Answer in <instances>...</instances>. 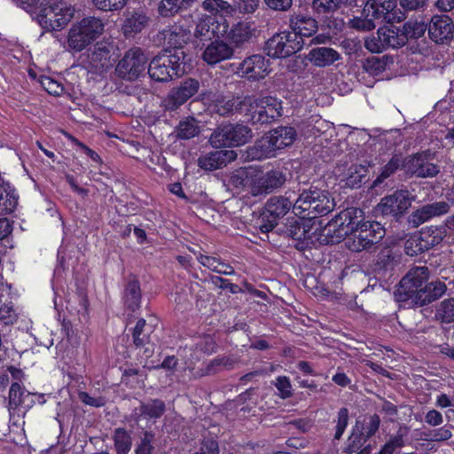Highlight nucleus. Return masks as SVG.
Listing matches in <instances>:
<instances>
[{"label": "nucleus", "instance_id": "obj_1", "mask_svg": "<svg viewBox=\"0 0 454 454\" xmlns=\"http://www.w3.org/2000/svg\"><path fill=\"white\" fill-rule=\"evenodd\" d=\"M386 230L380 222L365 220L364 213L357 207L340 211L323 229L326 244H338L345 239V245L352 252L370 249L385 236Z\"/></svg>", "mask_w": 454, "mask_h": 454}, {"label": "nucleus", "instance_id": "obj_2", "mask_svg": "<svg viewBox=\"0 0 454 454\" xmlns=\"http://www.w3.org/2000/svg\"><path fill=\"white\" fill-rule=\"evenodd\" d=\"M429 270L427 266H414L401 279L397 294L403 301H411L425 306L438 300L446 292V285L441 281L428 283Z\"/></svg>", "mask_w": 454, "mask_h": 454}, {"label": "nucleus", "instance_id": "obj_3", "mask_svg": "<svg viewBox=\"0 0 454 454\" xmlns=\"http://www.w3.org/2000/svg\"><path fill=\"white\" fill-rule=\"evenodd\" d=\"M286 181V176L280 168L263 173L251 166L237 169L231 176V183L235 188L247 189L253 196L270 193L282 187Z\"/></svg>", "mask_w": 454, "mask_h": 454}, {"label": "nucleus", "instance_id": "obj_4", "mask_svg": "<svg viewBox=\"0 0 454 454\" xmlns=\"http://www.w3.org/2000/svg\"><path fill=\"white\" fill-rule=\"evenodd\" d=\"M335 207L334 200L327 190L310 185L296 194L294 213L301 218L312 220L328 215Z\"/></svg>", "mask_w": 454, "mask_h": 454}, {"label": "nucleus", "instance_id": "obj_5", "mask_svg": "<svg viewBox=\"0 0 454 454\" xmlns=\"http://www.w3.org/2000/svg\"><path fill=\"white\" fill-rule=\"evenodd\" d=\"M193 20L191 15L180 17L176 21L169 24L164 28L159 29L152 36V42L158 47H164V50L180 52L192 36Z\"/></svg>", "mask_w": 454, "mask_h": 454}, {"label": "nucleus", "instance_id": "obj_6", "mask_svg": "<svg viewBox=\"0 0 454 454\" xmlns=\"http://www.w3.org/2000/svg\"><path fill=\"white\" fill-rule=\"evenodd\" d=\"M185 56L184 51L172 53L171 51L163 50L148 65L150 78L158 82H167L182 76L185 72Z\"/></svg>", "mask_w": 454, "mask_h": 454}, {"label": "nucleus", "instance_id": "obj_7", "mask_svg": "<svg viewBox=\"0 0 454 454\" xmlns=\"http://www.w3.org/2000/svg\"><path fill=\"white\" fill-rule=\"evenodd\" d=\"M247 103L244 115L246 121L255 124H270L282 115V101L276 97L265 96L254 98L246 96Z\"/></svg>", "mask_w": 454, "mask_h": 454}, {"label": "nucleus", "instance_id": "obj_8", "mask_svg": "<svg viewBox=\"0 0 454 454\" xmlns=\"http://www.w3.org/2000/svg\"><path fill=\"white\" fill-rule=\"evenodd\" d=\"M297 133L294 127L279 126L269 132L267 137L258 140L252 152L254 159L270 158L276 155V152L294 144Z\"/></svg>", "mask_w": 454, "mask_h": 454}, {"label": "nucleus", "instance_id": "obj_9", "mask_svg": "<svg viewBox=\"0 0 454 454\" xmlns=\"http://www.w3.org/2000/svg\"><path fill=\"white\" fill-rule=\"evenodd\" d=\"M104 27L99 18L88 16L82 19L68 32V46L75 51H82L103 33Z\"/></svg>", "mask_w": 454, "mask_h": 454}, {"label": "nucleus", "instance_id": "obj_10", "mask_svg": "<svg viewBox=\"0 0 454 454\" xmlns=\"http://www.w3.org/2000/svg\"><path fill=\"white\" fill-rule=\"evenodd\" d=\"M296 192L286 191L285 195L272 196L265 203L260 215L261 226L262 232L272 231L278 224V220L283 218L291 208L294 209Z\"/></svg>", "mask_w": 454, "mask_h": 454}, {"label": "nucleus", "instance_id": "obj_11", "mask_svg": "<svg viewBox=\"0 0 454 454\" xmlns=\"http://www.w3.org/2000/svg\"><path fill=\"white\" fill-rule=\"evenodd\" d=\"M447 235L445 225L426 226L411 234L405 241L406 254L416 256L442 243Z\"/></svg>", "mask_w": 454, "mask_h": 454}, {"label": "nucleus", "instance_id": "obj_12", "mask_svg": "<svg viewBox=\"0 0 454 454\" xmlns=\"http://www.w3.org/2000/svg\"><path fill=\"white\" fill-rule=\"evenodd\" d=\"M363 15L370 27H374L373 20L380 23L401 22L405 20L404 12L398 7L397 0H367Z\"/></svg>", "mask_w": 454, "mask_h": 454}, {"label": "nucleus", "instance_id": "obj_13", "mask_svg": "<svg viewBox=\"0 0 454 454\" xmlns=\"http://www.w3.org/2000/svg\"><path fill=\"white\" fill-rule=\"evenodd\" d=\"M47 3L41 11V24L51 31L63 29L74 17V6L65 0H50Z\"/></svg>", "mask_w": 454, "mask_h": 454}, {"label": "nucleus", "instance_id": "obj_14", "mask_svg": "<svg viewBox=\"0 0 454 454\" xmlns=\"http://www.w3.org/2000/svg\"><path fill=\"white\" fill-rule=\"evenodd\" d=\"M303 44L304 41H299L294 32L285 30L274 34L266 41L264 51L272 59H286L301 51Z\"/></svg>", "mask_w": 454, "mask_h": 454}, {"label": "nucleus", "instance_id": "obj_15", "mask_svg": "<svg viewBox=\"0 0 454 454\" xmlns=\"http://www.w3.org/2000/svg\"><path fill=\"white\" fill-rule=\"evenodd\" d=\"M411 201L412 198L408 190H396L380 200L374 208L375 215L399 221L411 207Z\"/></svg>", "mask_w": 454, "mask_h": 454}, {"label": "nucleus", "instance_id": "obj_16", "mask_svg": "<svg viewBox=\"0 0 454 454\" xmlns=\"http://www.w3.org/2000/svg\"><path fill=\"white\" fill-rule=\"evenodd\" d=\"M147 58L139 47L130 48L125 52L115 67L118 77L127 81H136L145 72Z\"/></svg>", "mask_w": 454, "mask_h": 454}, {"label": "nucleus", "instance_id": "obj_17", "mask_svg": "<svg viewBox=\"0 0 454 454\" xmlns=\"http://www.w3.org/2000/svg\"><path fill=\"white\" fill-rule=\"evenodd\" d=\"M430 152L421 151L403 158L402 168L411 176L419 178H431L436 176L439 166L429 160Z\"/></svg>", "mask_w": 454, "mask_h": 454}, {"label": "nucleus", "instance_id": "obj_18", "mask_svg": "<svg viewBox=\"0 0 454 454\" xmlns=\"http://www.w3.org/2000/svg\"><path fill=\"white\" fill-rule=\"evenodd\" d=\"M200 89V82L194 78H186L177 87L172 88L168 95L162 99L161 106L165 111L172 112L177 110Z\"/></svg>", "mask_w": 454, "mask_h": 454}, {"label": "nucleus", "instance_id": "obj_19", "mask_svg": "<svg viewBox=\"0 0 454 454\" xmlns=\"http://www.w3.org/2000/svg\"><path fill=\"white\" fill-rule=\"evenodd\" d=\"M428 37L441 45H450L454 39V21L446 14H435L427 23Z\"/></svg>", "mask_w": 454, "mask_h": 454}, {"label": "nucleus", "instance_id": "obj_20", "mask_svg": "<svg viewBox=\"0 0 454 454\" xmlns=\"http://www.w3.org/2000/svg\"><path fill=\"white\" fill-rule=\"evenodd\" d=\"M364 47L372 53H380L392 48H399V43L395 38V26H383L378 28L365 39Z\"/></svg>", "mask_w": 454, "mask_h": 454}, {"label": "nucleus", "instance_id": "obj_21", "mask_svg": "<svg viewBox=\"0 0 454 454\" xmlns=\"http://www.w3.org/2000/svg\"><path fill=\"white\" fill-rule=\"evenodd\" d=\"M167 411L166 403L160 398H151L147 402H140L138 407L133 410L132 419L138 424L143 419L147 421L145 427L150 428Z\"/></svg>", "mask_w": 454, "mask_h": 454}, {"label": "nucleus", "instance_id": "obj_22", "mask_svg": "<svg viewBox=\"0 0 454 454\" xmlns=\"http://www.w3.org/2000/svg\"><path fill=\"white\" fill-rule=\"evenodd\" d=\"M237 70L238 74L249 81H259L269 74L270 61L261 54H254L240 62Z\"/></svg>", "mask_w": 454, "mask_h": 454}, {"label": "nucleus", "instance_id": "obj_23", "mask_svg": "<svg viewBox=\"0 0 454 454\" xmlns=\"http://www.w3.org/2000/svg\"><path fill=\"white\" fill-rule=\"evenodd\" d=\"M290 32H294L298 40L313 36L318 29V21L308 12H293L288 19Z\"/></svg>", "mask_w": 454, "mask_h": 454}, {"label": "nucleus", "instance_id": "obj_24", "mask_svg": "<svg viewBox=\"0 0 454 454\" xmlns=\"http://www.w3.org/2000/svg\"><path fill=\"white\" fill-rule=\"evenodd\" d=\"M153 327L144 318H139L131 331L133 344L136 348H144L145 358L153 356L154 353V343L151 340Z\"/></svg>", "mask_w": 454, "mask_h": 454}, {"label": "nucleus", "instance_id": "obj_25", "mask_svg": "<svg viewBox=\"0 0 454 454\" xmlns=\"http://www.w3.org/2000/svg\"><path fill=\"white\" fill-rule=\"evenodd\" d=\"M449 210L450 206L445 201L426 204L411 212L409 215V223L414 227H418L434 217L447 214Z\"/></svg>", "mask_w": 454, "mask_h": 454}, {"label": "nucleus", "instance_id": "obj_26", "mask_svg": "<svg viewBox=\"0 0 454 454\" xmlns=\"http://www.w3.org/2000/svg\"><path fill=\"white\" fill-rule=\"evenodd\" d=\"M151 22V18L144 11L129 12L121 25V31L126 38H134L145 29Z\"/></svg>", "mask_w": 454, "mask_h": 454}, {"label": "nucleus", "instance_id": "obj_27", "mask_svg": "<svg viewBox=\"0 0 454 454\" xmlns=\"http://www.w3.org/2000/svg\"><path fill=\"white\" fill-rule=\"evenodd\" d=\"M234 53L232 47L226 43L215 38L205 49L202 59L209 65L217 64L223 60L231 59Z\"/></svg>", "mask_w": 454, "mask_h": 454}, {"label": "nucleus", "instance_id": "obj_28", "mask_svg": "<svg viewBox=\"0 0 454 454\" xmlns=\"http://www.w3.org/2000/svg\"><path fill=\"white\" fill-rule=\"evenodd\" d=\"M428 24L423 21L409 20L402 27H395V38L399 43V48L404 46L409 40L419 39L427 31Z\"/></svg>", "mask_w": 454, "mask_h": 454}, {"label": "nucleus", "instance_id": "obj_29", "mask_svg": "<svg viewBox=\"0 0 454 454\" xmlns=\"http://www.w3.org/2000/svg\"><path fill=\"white\" fill-rule=\"evenodd\" d=\"M230 152L221 148H215V150L207 153L201 154L198 159V166L207 171L222 168L226 166L231 160Z\"/></svg>", "mask_w": 454, "mask_h": 454}, {"label": "nucleus", "instance_id": "obj_30", "mask_svg": "<svg viewBox=\"0 0 454 454\" xmlns=\"http://www.w3.org/2000/svg\"><path fill=\"white\" fill-rule=\"evenodd\" d=\"M122 300L126 309L135 312L140 309L142 292L140 282L136 275L129 276L124 286Z\"/></svg>", "mask_w": 454, "mask_h": 454}, {"label": "nucleus", "instance_id": "obj_31", "mask_svg": "<svg viewBox=\"0 0 454 454\" xmlns=\"http://www.w3.org/2000/svg\"><path fill=\"white\" fill-rule=\"evenodd\" d=\"M247 100H246V96L232 97L231 98L219 97L215 100L212 107L213 111L221 116H226L233 113L242 114L247 109Z\"/></svg>", "mask_w": 454, "mask_h": 454}, {"label": "nucleus", "instance_id": "obj_32", "mask_svg": "<svg viewBox=\"0 0 454 454\" xmlns=\"http://www.w3.org/2000/svg\"><path fill=\"white\" fill-rule=\"evenodd\" d=\"M340 58V53L330 47L312 48L306 59L315 67H325L333 65Z\"/></svg>", "mask_w": 454, "mask_h": 454}, {"label": "nucleus", "instance_id": "obj_33", "mask_svg": "<svg viewBox=\"0 0 454 454\" xmlns=\"http://www.w3.org/2000/svg\"><path fill=\"white\" fill-rule=\"evenodd\" d=\"M197 0H160L157 5L160 17L170 19L192 8Z\"/></svg>", "mask_w": 454, "mask_h": 454}, {"label": "nucleus", "instance_id": "obj_34", "mask_svg": "<svg viewBox=\"0 0 454 454\" xmlns=\"http://www.w3.org/2000/svg\"><path fill=\"white\" fill-rule=\"evenodd\" d=\"M298 218L288 220L286 224V231L288 235L298 243L295 245L297 249H304V240L310 238V227L306 223L308 218Z\"/></svg>", "mask_w": 454, "mask_h": 454}, {"label": "nucleus", "instance_id": "obj_35", "mask_svg": "<svg viewBox=\"0 0 454 454\" xmlns=\"http://www.w3.org/2000/svg\"><path fill=\"white\" fill-rule=\"evenodd\" d=\"M218 27L219 24L215 21L214 18L205 16L196 24L192 34L201 42L212 41L213 39L219 38V32L216 31Z\"/></svg>", "mask_w": 454, "mask_h": 454}, {"label": "nucleus", "instance_id": "obj_36", "mask_svg": "<svg viewBox=\"0 0 454 454\" xmlns=\"http://www.w3.org/2000/svg\"><path fill=\"white\" fill-rule=\"evenodd\" d=\"M253 35L251 24L246 21H239L234 24L228 33V39L236 46H240L248 42Z\"/></svg>", "mask_w": 454, "mask_h": 454}, {"label": "nucleus", "instance_id": "obj_37", "mask_svg": "<svg viewBox=\"0 0 454 454\" xmlns=\"http://www.w3.org/2000/svg\"><path fill=\"white\" fill-rule=\"evenodd\" d=\"M112 440L116 454H129L132 448L131 432L125 427L114 428Z\"/></svg>", "mask_w": 454, "mask_h": 454}, {"label": "nucleus", "instance_id": "obj_38", "mask_svg": "<svg viewBox=\"0 0 454 454\" xmlns=\"http://www.w3.org/2000/svg\"><path fill=\"white\" fill-rule=\"evenodd\" d=\"M113 47L104 42H98L93 46V50L90 52L89 58L96 66L107 67L111 65Z\"/></svg>", "mask_w": 454, "mask_h": 454}, {"label": "nucleus", "instance_id": "obj_39", "mask_svg": "<svg viewBox=\"0 0 454 454\" xmlns=\"http://www.w3.org/2000/svg\"><path fill=\"white\" fill-rule=\"evenodd\" d=\"M230 133V123H222L211 134L209 142L214 148L232 147Z\"/></svg>", "mask_w": 454, "mask_h": 454}, {"label": "nucleus", "instance_id": "obj_40", "mask_svg": "<svg viewBox=\"0 0 454 454\" xmlns=\"http://www.w3.org/2000/svg\"><path fill=\"white\" fill-rule=\"evenodd\" d=\"M234 360L228 356H219L211 361L202 369H200L201 376L215 375L223 369H231Z\"/></svg>", "mask_w": 454, "mask_h": 454}, {"label": "nucleus", "instance_id": "obj_41", "mask_svg": "<svg viewBox=\"0 0 454 454\" xmlns=\"http://www.w3.org/2000/svg\"><path fill=\"white\" fill-rule=\"evenodd\" d=\"M387 61V56H371L364 59L362 67L370 75L376 76L386 70Z\"/></svg>", "mask_w": 454, "mask_h": 454}, {"label": "nucleus", "instance_id": "obj_42", "mask_svg": "<svg viewBox=\"0 0 454 454\" xmlns=\"http://www.w3.org/2000/svg\"><path fill=\"white\" fill-rule=\"evenodd\" d=\"M176 135L179 139H191L200 133V128L193 117L181 120L176 127Z\"/></svg>", "mask_w": 454, "mask_h": 454}, {"label": "nucleus", "instance_id": "obj_43", "mask_svg": "<svg viewBox=\"0 0 454 454\" xmlns=\"http://www.w3.org/2000/svg\"><path fill=\"white\" fill-rule=\"evenodd\" d=\"M146 378V372L138 368L128 367L122 370L121 382L130 388L144 384Z\"/></svg>", "mask_w": 454, "mask_h": 454}, {"label": "nucleus", "instance_id": "obj_44", "mask_svg": "<svg viewBox=\"0 0 454 454\" xmlns=\"http://www.w3.org/2000/svg\"><path fill=\"white\" fill-rule=\"evenodd\" d=\"M230 129L232 146H239L245 145L253 136L251 129L243 124L230 123Z\"/></svg>", "mask_w": 454, "mask_h": 454}, {"label": "nucleus", "instance_id": "obj_45", "mask_svg": "<svg viewBox=\"0 0 454 454\" xmlns=\"http://www.w3.org/2000/svg\"><path fill=\"white\" fill-rule=\"evenodd\" d=\"M434 318L445 324L454 322V297L440 302L435 309Z\"/></svg>", "mask_w": 454, "mask_h": 454}, {"label": "nucleus", "instance_id": "obj_46", "mask_svg": "<svg viewBox=\"0 0 454 454\" xmlns=\"http://www.w3.org/2000/svg\"><path fill=\"white\" fill-rule=\"evenodd\" d=\"M403 158L401 154H394L391 159L381 168L380 175L377 176L375 183H382L391 176H393L399 168H402Z\"/></svg>", "mask_w": 454, "mask_h": 454}, {"label": "nucleus", "instance_id": "obj_47", "mask_svg": "<svg viewBox=\"0 0 454 454\" xmlns=\"http://www.w3.org/2000/svg\"><path fill=\"white\" fill-rule=\"evenodd\" d=\"M3 187L4 192H5V200L2 204L1 210L2 212L5 213H12L16 209V207L18 205V200L19 196L16 193V190L14 187L11 185L10 183H5L3 181V184H1Z\"/></svg>", "mask_w": 454, "mask_h": 454}, {"label": "nucleus", "instance_id": "obj_48", "mask_svg": "<svg viewBox=\"0 0 454 454\" xmlns=\"http://www.w3.org/2000/svg\"><path fill=\"white\" fill-rule=\"evenodd\" d=\"M342 0H312L311 8L317 14H332L342 4Z\"/></svg>", "mask_w": 454, "mask_h": 454}, {"label": "nucleus", "instance_id": "obj_49", "mask_svg": "<svg viewBox=\"0 0 454 454\" xmlns=\"http://www.w3.org/2000/svg\"><path fill=\"white\" fill-rule=\"evenodd\" d=\"M368 440L364 436L363 432H355V428H353V431L349 437L348 438L347 443L343 449V452L346 454H353L357 451H359L364 444Z\"/></svg>", "mask_w": 454, "mask_h": 454}, {"label": "nucleus", "instance_id": "obj_50", "mask_svg": "<svg viewBox=\"0 0 454 454\" xmlns=\"http://www.w3.org/2000/svg\"><path fill=\"white\" fill-rule=\"evenodd\" d=\"M349 421V411L347 407H341L338 412L337 417L335 419H333V422L335 423V432L333 435L334 440H340Z\"/></svg>", "mask_w": 454, "mask_h": 454}, {"label": "nucleus", "instance_id": "obj_51", "mask_svg": "<svg viewBox=\"0 0 454 454\" xmlns=\"http://www.w3.org/2000/svg\"><path fill=\"white\" fill-rule=\"evenodd\" d=\"M380 426V418L378 414L374 413L370 415L362 426V429L359 432L364 433V436L369 440L376 434Z\"/></svg>", "mask_w": 454, "mask_h": 454}, {"label": "nucleus", "instance_id": "obj_52", "mask_svg": "<svg viewBox=\"0 0 454 454\" xmlns=\"http://www.w3.org/2000/svg\"><path fill=\"white\" fill-rule=\"evenodd\" d=\"M25 395V391L22 388L21 385L18 382H13L11 385L9 390V405L12 409L16 410L20 406H21L23 403V396Z\"/></svg>", "mask_w": 454, "mask_h": 454}, {"label": "nucleus", "instance_id": "obj_53", "mask_svg": "<svg viewBox=\"0 0 454 454\" xmlns=\"http://www.w3.org/2000/svg\"><path fill=\"white\" fill-rule=\"evenodd\" d=\"M404 446L403 434L397 433L395 435L390 437L382 446L378 454H394L396 449Z\"/></svg>", "mask_w": 454, "mask_h": 454}, {"label": "nucleus", "instance_id": "obj_54", "mask_svg": "<svg viewBox=\"0 0 454 454\" xmlns=\"http://www.w3.org/2000/svg\"><path fill=\"white\" fill-rule=\"evenodd\" d=\"M39 82L50 95L59 96L64 90V87L50 76H40Z\"/></svg>", "mask_w": 454, "mask_h": 454}, {"label": "nucleus", "instance_id": "obj_55", "mask_svg": "<svg viewBox=\"0 0 454 454\" xmlns=\"http://www.w3.org/2000/svg\"><path fill=\"white\" fill-rule=\"evenodd\" d=\"M275 387L282 399H287L293 395L291 381L287 376L277 377Z\"/></svg>", "mask_w": 454, "mask_h": 454}, {"label": "nucleus", "instance_id": "obj_56", "mask_svg": "<svg viewBox=\"0 0 454 454\" xmlns=\"http://www.w3.org/2000/svg\"><path fill=\"white\" fill-rule=\"evenodd\" d=\"M94 5L101 11H117L122 9L127 0H92Z\"/></svg>", "mask_w": 454, "mask_h": 454}, {"label": "nucleus", "instance_id": "obj_57", "mask_svg": "<svg viewBox=\"0 0 454 454\" xmlns=\"http://www.w3.org/2000/svg\"><path fill=\"white\" fill-rule=\"evenodd\" d=\"M18 315L13 308L12 302L4 303L0 306V319L4 322L5 325H11L17 321Z\"/></svg>", "mask_w": 454, "mask_h": 454}, {"label": "nucleus", "instance_id": "obj_58", "mask_svg": "<svg viewBox=\"0 0 454 454\" xmlns=\"http://www.w3.org/2000/svg\"><path fill=\"white\" fill-rule=\"evenodd\" d=\"M399 8L404 12L406 17V12L423 10L427 6V0H399Z\"/></svg>", "mask_w": 454, "mask_h": 454}, {"label": "nucleus", "instance_id": "obj_59", "mask_svg": "<svg viewBox=\"0 0 454 454\" xmlns=\"http://www.w3.org/2000/svg\"><path fill=\"white\" fill-rule=\"evenodd\" d=\"M78 397L82 403L95 408H101L105 406L106 403L104 396L93 397L85 391H80Z\"/></svg>", "mask_w": 454, "mask_h": 454}, {"label": "nucleus", "instance_id": "obj_60", "mask_svg": "<svg viewBox=\"0 0 454 454\" xmlns=\"http://www.w3.org/2000/svg\"><path fill=\"white\" fill-rule=\"evenodd\" d=\"M266 7L273 12H287L293 5V0H262Z\"/></svg>", "mask_w": 454, "mask_h": 454}, {"label": "nucleus", "instance_id": "obj_61", "mask_svg": "<svg viewBox=\"0 0 454 454\" xmlns=\"http://www.w3.org/2000/svg\"><path fill=\"white\" fill-rule=\"evenodd\" d=\"M227 7H229V4L223 0H204L202 3V8L212 14L225 10Z\"/></svg>", "mask_w": 454, "mask_h": 454}, {"label": "nucleus", "instance_id": "obj_62", "mask_svg": "<svg viewBox=\"0 0 454 454\" xmlns=\"http://www.w3.org/2000/svg\"><path fill=\"white\" fill-rule=\"evenodd\" d=\"M195 453L219 454L218 442L213 438L204 439L200 450Z\"/></svg>", "mask_w": 454, "mask_h": 454}, {"label": "nucleus", "instance_id": "obj_63", "mask_svg": "<svg viewBox=\"0 0 454 454\" xmlns=\"http://www.w3.org/2000/svg\"><path fill=\"white\" fill-rule=\"evenodd\" d=\"M260 0H239L238 3V10L243 14H252L259 7Z\"/></svg>", "mask_w": 454, "mask_h": 454}, {"label": "nucleus", "instance_id": "obj_64", "mask_svg": "<svg viewBox=\"0 0 454 454\" xmlns=\"http://www.w3.org/2000/svg\"><path fill=\"white\" fill-rule=\"evenodd\" d=\"M212 282L223 290H229L231 293L235 294L239 288L238 285L231 283L229 279L223 278L219 276L211 278Z\"/></svg>", "mask_w": 454, "mask_h": 454}]
</instances>
